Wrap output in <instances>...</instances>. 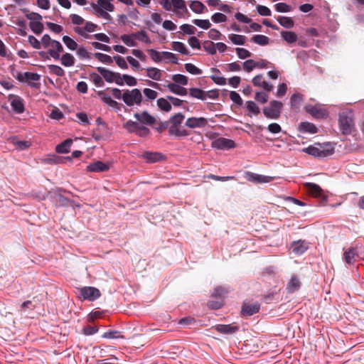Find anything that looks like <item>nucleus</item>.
<instances>
[{
  "mask_svg": "<svg viewBox=\"0 0 364 364\" xmlns=\"http://www.w3.org/2000/svg\"><path fill=\"white\" fill-rule=\"evenodd\" d=\"M304 151L318 159H323L334 153V148L328 143H316L309 146L304 149Z\"/></svg>",
  "mask_w": 364,
  "mask_h": 364,
  "instance_id": "f257e3e1",
  "label": "nucleus"
},
{
  "mask_svg": "<svg viewBox=\"0 0 364 364\" xmlns=\"http://www.w3.org/2000/svg\"><path fill=\"white\" fill-rule=\"evenodd\" d=\"M338 122L342 134L346 135L351 134L354 128L352 111L348 110L341 112Z\"/></svg>",
  "mask_w": 364,
  "mask_h": 364,
  "instance_id": "f03ea898",
  "label": "nucleus"
},
{
  "mask_svg": "<svg viewBox=\"0 0 364 364\" xmlns=\"http://www.w3.org/2000/svg\"><path fill=\"white\" fill-rule=\"evenodd\" d=\"M282 107L283 104L280 101L272 100L269 106L263 108V114L268 119H277L281 115Z\"/></svg>",
  "mask_w": 364,
  "mask_h": 364,
  "instance_id": "7ed1b4c3",
  "label": "nucleus"
},
{
  "mask_svg": "<svg viewBox=\"0 0 364 364\" xmlns=\"http://www.w3.org/2000/svg\"><path fill=\"white\" fill-rule=\"evenodd\" d=\"M123 101L129 107L134 106V105H141L142 102L141 91L137 88H134L131 91L129 90H124L123 93Z\"/></svg>",
  "mask_w": 364,
  "mask_h": 364,
  "instance_id": "20e7f679",
  "label": "nucleus"
},
{
  "mask_svg": "<svg viewBox=\"0 0 364 364\" xmlns=\"http://www.w3.org/2000/svg\"><path fill=\"white\" fill-rule=\"evenodd\" d=\"M80 298L89 301H96L101 296L100 291L94 287H82L78 289Z\"/></svg>",
  "mask_w": 364,
  "mask_h": 364,
  "instance_id": "39448f33",
  "label": "nucleus"
},
{
  "mask_svg": "<svg viewBox=\"0 0 364 364\" xmlns=\"http://www.w3.org/2000/svg\"><path fill=\"white\" fill-rule=\"evenodd\" d=\"M15 77L21 82H27L31 87L37 88L39 85L36 82H31V81L37 82L40 80L41 75L36 73L25 72L18 73Z\"/></svg>",
  "mask_w": 364,
  "mask_h": 364,
  "instance_id": "423d86ee",
  "label": "nucleus"
},
{
  "mask_svg": "<svg viewBox=\"0 0 364 364\" xmlns=\"http://www.w3.org/2000/svg\"><path fill=\"white\" fill-rule=\"evenodd\" d=\"M212 147L219 150H228L235 147V143L233 140L219 137L212 141Z\"/></svg>",
  "mask_w": 364,
  "mask_h": 364,
  "instance_id": "0eeeda50",
  "label": "nucleus"
},
{
  "mask_svg": "<svg viewBox=\"0 0 364 364\" xmlns=\"http://www.w3.org/2000/svg\"><path fill=\"white\" fill-rule=\"evenodd\" d=\"M245 178L250 182L254 183H267L273 181V177L269 176H264L257 173H255L250 171H246L245 173Z\"/></svg>",
  "mask_w": 364,
  "mask_h": 364,
  "instance_id": "6e6552de",
  "label": "nucleus"
},
{
  "mask_svg": "<svg viewBox=\"0 0 364 364\" xmlns=\"http://www.w3.org/2000/svg\"><path fill=\"white\" fill-rule=\"evenodd\" d=\"M91 6L95 14H98L100 11L112 12L114 10V6L108 0H97L96 3H91Z\"/></svg>",
  "mask_w": 364,
  "mask_h": 364,
  "instance_id": "1a4fd4ad",
  "label": "nucleus"
},
{
  "mask_svg": "<svg viewBox=\"0 0 364 364\" xmlns=\"http://www.w3.org/2000/svg\"><path fill=\"white\" fill-rule=\"evenodd\" d=\"M305 110L316 119H324L328 116L326 109L320 107L318 105H307L305 106Z\"/></svg>",
  "mask_w": 364,
  "mask_h": 364,
  "instance_id": "9d476101",
  "label": "nucleus"
},
{
  "mask_svg": "<svg viewBox=\"0 0 364 364\" xmlns=\"http://www.w3.org/2000/svg\"><path fill=\"white\" fill-rule=\"evenodd\" d=\"M208 124V119L205 117H189L186 119L185 126L191 129L204 128Z\"/></svg>",
  "mask_w": 364,
  "mask_h": 364,
  "instance_id": "9b49d317",
  "label": "nucleus"
},
{
  "mask_svg": "<svg viewBox=\"0 0 364 364\" xmlns=\"http://www.w3.org/2000/svg\"><path fill=\"white\" fill-rule=\"evenodd\" d=\"M9 100H11V107L13 111L16 114H22L25 110V105L23 100L18 96L10 95Z\"/></svg>",
  "mask_w": 364,
  "mask_h": 364,
  "instance_id": "f8f14e48",
  "label": "nucleus"
},
{
  "mask_svg": "<svg viewBox=\"0 0 364 364\" xmlns=\"http://www.w3.org/2000/svg\"><path fill=\"white\" fill-rule=\"evenodd\" d=\"M134 117L141 124L146 125H153L156 122V119L148 112L143 111L141 113L136 112L134 114Z\"/></svg>",
  "mask_w": 364,
  "mask_h": 364,
  "instance_id": "ddd939ff",
  "label": "nucleus"
},
{
  "mask_svg": "<svg viewBox=\"0 0 364 364\" xmlns=\"http://www.w3.org/2000/svg\"><path fill=\"white\" fill-rule=\"evenodd\" d=\"M86 169L88 172H105L109 169V165L102 161H96L87 166Z\"/></svg>",
  "mask_w": 364,
  "mask_h": 364,
  "instance_id": "4468645a",
  "label": "nucleus"
},
{
  "mask_svg": "<svg viewBox=\"0 0 364 364\" xmlns=\"http://www.w3.org/2000/svg\"><path fill=\"white\" fill-rule=\"evenodd\" d=\"M51 48L48 50V53L55 60H60V54L63 52L64 48L62 44L54 40L52 42Z\"/></svg>",
  "mask_w": 364,
  "mask_h": 364,
  "instance_id": "2eb2a0df",
  "label": "nucleus"
},
{
  "mask_svg": "<svg viewBox=\"0 0 364 364\" xmlns=\"http://www.w3.org/2000/svg\"><path fill=\"white\" fill-rule=\"evenodd\" d=\"M260 305L257 302L248 304L244 303L242 306L241 313L243 316H250L259 312Z\"/></svg>",
  "mask_w": 364,
  "mask_h": 364,
  "instance_id": "dca6fc26",
  "label": "nucleus"
},
{
  "mask_svg": "<svg viewBox=\"0 0 364 364\" xmlns=\"http://www.w3.org/2000/svg\"><path fill=\"white\" fill-rule=\"evenodd\" d=\"M141 158L147 163L153 164L164 159V156L159 152L146 151L141 154Z\"/></svg>",
  "mask_w": 364,
  "mask_h": 364,
  "instance_id": "f3484780",
  "label": "nucleus"
},
{
  "mask_svg": "<svg viewBox=\"0 0 364 364\" xmlns=\"http://www.w3.org/2000/svg\"><path fill=\"white\" fill-rule=\"evenodd\" d=\"M291 250L295 255H301L309 249V243L305 240L294 241L291 243Z\"/></svg>",
  "mask_w": 364,
  "mask_h": 364,
  "instance_id": "a211bd4d",
  "label": "nucleus"
},
{
  "mask_svg": "<svg viewBox=\"0 0 364 364\" xmlns=\"http://www.w3.org/2000/svg\"><path fill=\"white\" fill-rule=\"evenodd\" d=\"M215 330L223 334H232L239 330V327L234 323L218 324L215 326Z\"/></svg>",
  "mask_w": 364,
  "mask_h": 364,
  "instance_id": "6ab92c4d",
  "label": "nucleus"
},
{
  "mask_svg": "<svg viewBox=\"0 0 364 364\" xmlns=\"http://www.w3.org/2000/svg\"><path fill=\"white\" fill-rule=\"evenodd\" d=\"M73 144L71 139H67L55 146V151L58 154H68L70 151Z\"/></svg>",
  "mask_w": 364,
  "mask_h": 364,
  "instance_id": "aec40b11",
  "label": "nucleus"
},
{
  "mask_svg": "<svg viewBox=\"0 0 364 364\" xmlns=\"http://www.w3.org/2000/svg\"><path fill=\"white\" fill-rule=\"evenodd\" d=\"M168 90L173 94L179 96H186L188 94L187 89L181 85L175 84L173 82H169L167 85Z\"/></svg>",
  "mask_w": 364,
  "mask_h": 364,
  "instance_id": "412c9836",
  "label": "nucleus"
},
{
  "mask_svg": "<svg viewBox=\"0 0 364 364\" xmlns=\"http://www.w3.org/2000/svg\"><path fill=\"white\" fill-rule=\"evenodd\" d=\"M97 95L101 99V100L108 106L113 108H116L118 107V102L112 100V98L109 95H107L105 91H99Z\"/></svg>",
  "mask_w": 364,
  "mask_h": 364,
  "instance_id": "4be33fe9",
  "label": "nucleus"
},
{
  "mask_svg": "<svg viewBox=\"0 0 364 364\" xmlns=\"http://www.w3.org/2000/svg\"><path fill=\"white\" fill-rule=\"evenodd\" d=\"M97 70L100 73L107 82L112 83L113 77L116 75L115 72L103 67H97Z\"/></svg>",
  "mask_w": 364,
  "mask_h": 364,
  "instance_id": "5701e85b",
  "label": "nucleus"
},
{
  "mask_svg": "<svg viewBox=\"0 0 364 364\" xmlns=\"http://www.w3.org/2000/svg\"><path fill=\"white\" fill-rule=\"evenodd\" d=\"M146 76L153 80H161L162 71L159 68L149 67L146 68Z\"/></svg>",
  "mask_w": 364,
  "mask_h": 364,
  "instance_id": "b1692460",
  "label": "nucleus"
},
{
  "mask_svg": "<svg viewBox=\"0 0 364 364\" xmlns=\"http://www.w3.org/2000/svg\"><path fill=\"white\" fill-rule=\"evenodd\" d=\"M300 284L301 282L297 276L294 275L291 277L290 281L288 282L287 289L289 293H293L299 289Z\"/></svg>",
  "mask_w": 364,
  "mask_h": 364,
  "instance_id": "393cba45",
  "label": "nucleus"
},
{
  "mask_svg": "<svg viewBox=\"0 0 364 364\" xmlns=\"http://www.w3.org/2000/svg\"><path fill=\"white\" fill-rule=\"evenodd\" d=\"M246 109L248 111L247 115L252 117L253 115H257L260 113V109L257 105L252 100L246 102Z\"/></svg>",
  "mask_w": 364,
  "mask_h": 364,
  "instance_id": "a878e982",
  "label": "nucleus"
},
{
  "mask_svg": "<svg viewBox=\"0 0 364 364\" xmlns=\"http://www.w3.org/2000/svg\"><path fill=\"white\" fill-rule=\"evenodd\" d=\"M189 7L196 14H203L207 11L205 6L200 1H192Z\"/></svg>",
  "mask_w": 364,
  "mask_h": 364,
  "instance_id": "bb28decb",
  "label": "nucleus"
},
{
  "mask_svg": "<svg viewBox=\"0 0 364 364\" xmlns=\"http://www.w3.org/2000/svg\"><path fill=\"white\" fill-rule=\"evenodd\" d=\"M60 59L61 61V64L65 67H71L75 65V59L73 55L70 53H65L63 54Z\"/></svg>",
  "mask_w": 364,
  "mask_h": 364,
  "instance_id": "cd10ccee",
  "label": "nucleus"
},
{
  "mask_svg": "<svg viewBox=\"0 0 364 364\" xmlns=\"http://www.w3.org/2000/svg\"><path fill=\"white\" fill-rule=\"evenodd\" d=\"M168 134L169 135L175 136L177 137L187 136L189 135V133L186 129H179L178 128V126L173 125L169 127Z\"/></svg>",
  "mask_w": 364,
  "mask_h": 364,
  "instance_id": "c85d7f7f",
  "label": "nucleus"
},
{
  "mask_svg": "<svg viewBox=\"0 0 364 364\" xmlns=\"http://www.w3.org/2000/svg\"><path fill=\"white\" fill-rule=\"evenodd\" d=\"M65 159L71 160L70 157H66ZM65 159L55 154L48 156L44 159V162L48 164H59L64 163Z\"/></svg>",
  "mask_w": 364,
  "mask_h": 364,
  "instance_id": "c756f323",
  "label": "nucleus"
},
{
  "mask_svg": "<svg viewBox=\"0 0 364 364\" xmlns=\"http://www.w3.org/2000/svg\"><path fill=\"white\" fill-rule=\"evenodd\" d=\"M172 49L175 51L186 55H190V52L184 43L179 41H173L171 44Z\"/></svg>",
  "mask_w": 364,
  "mask_h": 364,
  "instance_id": "7c9ffc66",
  "label": "nucleus"
},
{
  "mask_svg": "<svg viewBox=\"0 0 364 364\" xmlns=\"http://www.w3.org/2000/svg\"><path fill=\"white\" fill-rule=\"evenodd\" d=\"M15 24L18 26L17 33L21 36L27 35V23L24 19H17Z\"/></svg>",
  "mask_w": 364,
  "mask_h": 364,
  "instance_id": "2f4dec72",
  "label": "nucleus"
},
{
  "mask_svg": "<svg viewBox=\"0 0 364 364\" xmlns=\"http://www.w3.org/2000/svg\"><path fill=\"white\" fill-rule=\"evenodd\" d=\"M132 36H134V39L145 43L146 44H150L151 43L150 38L148 36L146 32L144 30H141L136 33H132Z\"/></svg>",
  "mask_w": 364,
  "mask_h": 364,
  "instance_id": "473e14b6",
  "label": "nucleus"
},
{
  "mask_svg": "<svg viewBox=\"0 0 364 364\" xmlns=\"http://www.w3.org/2000/svg\"><path fill=\"white\" fill-rule=\"evenodd\" d=\"M157 106L159 108L164 112H170L171 110V104L169 100L164 97L159 98L157 100Z\"/></svg>",
  "mask_w": 364,
  "mask_h": 364,
  "instance_id": "72a5a7b5",
  "label": "nucleus"
},
{
  "mask_svg": "<svg viewBox=\"0 0 364 364\" xmlns=\"http://www.w3.org/2000/svg\"><path fill=\"white\" fill-rule=\"evenodd\" d=\"M11 142L17 149L21 151L26 150L31 145L30 141L18 140L16 136L11 139Z\"/></svg>",
  "mask_w": 364,
  "mask_h": 364,
  "instance_id": "f704fd0d",
  "label": "nucleus"
},
{
  "mask_svg": "<svg viewBox=\"0 0 364 364\" xmlns=\"http://www.w3.org/2000/svg\"><path fill=\"white\" fill-rule=\"evenodd\" d=\"M277 20L282 26L286 28H291L294 26V22L291 17L279 16Z\"/></svg>",
  "mask_w": 364,
  "mask_h": 364,
  "instance_id": "c9c22d12",
  "label": "nucleus"
},
{
  "mask_svg": "<svg viewBox=\"0 0 364 364\" xmlns=\"http://www.w3.org/2000/svg\"><path fill=\"white\" fill-rule=\"evenodd\" d=\"M300 131L304 133L316 134L317 128L314 124L306 122L301 123Z\"/></svg>",
  "mask_w": 364,
  "mask_h": 364,
  "instance_id": "e433bc0d",
  "label": "nucleus"
},
{
  "mask_svg": "<svg viewBox=\"0 0 364 364\" xmlns=\"http://www.w3.org/2000/svg\"><path fill=\"white\" fill-rule=\"evenodd\" d=\"M281 36L288 43H295L297 40V36L293 31H282Z\"/></svg>",
  "mask_w": 364,
  "mask_h": 364,
  "instance_id": "4c0bfd02",
  "label": "nucleus"
},
{
  "mask_svg": "<svg viewBox=\"0 0 364 364\" xmlns=\"http://www.w3.org/2000/svg\"><path fill=\"white\" fill-rule=\"evenodd\" d=\"M356 255V250L353 247L350 248L343 253V259L349 264H353Z\"/></svg>",
  "mask_w": 364,
  "mask_h": 364,
  "instance_id": "58836bf2",
  "label": "nucleus"
},
{
  "mask_svg": "<svg viewBox=\"0 0 364 364\" xmlns=\"http://www.w3.org/2000/svg\"><path fill=\"white\" fill-rule=\"evenodd\" d=\"M189 95L191 97L198 99L200 100H205V91L200 88L192 87L189 89Z\"/></svg>",
  "mask_w": 364,
  "mask_h": 364,
  "instance_id": "ea45409f",
  "label": "nucleus"
},
{
  "mask_svg": "<svg viewBox=\"0 0 364 364\" xmlns=\"http://www.w3.org/2000/svg\"><path fill=\"white\" fill-rule=\"evenodd\" d=\"M140 125L141 124L137 122L128 120L126 123L124 124L123 127L127 129L128 132L136 134Z\"/></svg>",
  "mask_w": 364,
  "mask_h": 364,
  "instance_id": "a19ab883",
  "label": "nucleus"
},
{
  "mask_svg": "<svg viewBox=\"0 0 364 364\" xmlns=\"http://www.w3.org/2000/svg\"><path fill=\"white\" fill-rule=\"evenodd\" d=\"M31 30L36 35H40L43 31V24L40 21H31L29 23Z\"/></svg>",
  "mask_w": 364,
  "mask_h": 364,
  "instance_id": "79ce46f5",
  "label": "nucleus"
},
{
  "mask_svg": "<svg viewBox=\"0 0 364 364\" xmlns=\"http://www.w3.org/2000/svg\"><path fill=\"white\" fill-rule=\"evenodd\" d=\"M120 39L126 46L129 47H135L137 46L136 42L134 40V38L132 36V33L122 35Z\"/></svg>",
  "mask_w": 364,
  "mask_h": 364,
  "instance_id": "37998d69",
  "label": "nucleus"
},
{
  "mask_svg": "<svg viewBox=\"0 0 364 364\" xmlns=\"http://www.w3.org/2000/svg\"><path fill=\"white\" fill-rule=\"evenodd\" d=\"M228 38L232 43L239 46L245 45L246 41V36L238 34H230Z\"/></svg>",
  "mask_w": 364,
  "mask_h": 364,
  "instance_id": "c03bdc74",
  "label": "nucleus"
},
{
  "mask_svg": "<svg viewBox=\"0 0 364 364\" xmlns=\"http://www.w3.org/2000/svg\"><path fill=\"white\" fill-rule=\"evenodd\" d=\"M252 41L259 46H266L269 43V38L264 35L257 34L252 38Z\"/></svg>",
  "mask_w": 364,
  "mask_h": 364,
  "instance_id": "a18cd8bd",
  "label": "nucleus"
},
{
  "mask_svg": "<svg viewBox=\"0 0 364 364\" xmlns=\"http://www.w3.org/2000/svg\"><path fill=\"white\" fill-rule=\"evenodd\" d=\"M49 73L52 75H55L58 77H63L65 75V70L60 66L56 65H48Z\"/></svg>",
  "mask_w": 364,
  "mask_h": 364,
  "instance_id": "49530a36",
  "label": "nucleus"
},
{
  "mask_svg": "<svg viewBox=\"0 0 364 364\" xmlns=\"http://www.w3.org/2000/svg\"><path fill=\"white\" fill-rule=\"evenodd\" d=\"M65 46L70 50H75L77 48V43L68 36H64L62 38Z\"/></svg>",
  "mask_w": 364,
  "mask_h": 364,
  "instance_id": "de8ad7c7",
  "label": "nucleus"
},
{
  "mask_svg": "<svg viewBox=\"0 0 364 364\" xmlns=\"http://www.w3.org/2000/svg\"><path fill=\"white\" fill-rule=\"evenodd\" d=\"M172 80L174 81L175 84L183 86L187 85L188 82V77L181 74L173 75Z\"/></svg>",
  "mask_w": 364,
  "mask_h": 364,
  "instance_id": "09e8293b",
  "label": "nucleus"
},
{
  "mask_svg": "<svg viewBox=\"0 0 364 364\" xmlns=\"http://www.w3.org/2000/svg\"><path fill=\"white\" fill-rule=\"evenodd\" d=\"M94 56L99 61H100L105 64L110 65L113 62L112 58L107 54H104L102 53H95L94 54Z\"/></svg>",
  "mask_w": 364,
  "mask_h": 364,
  "instance_id": "8fccbe9b",
  "label": "nucleus"
},
{
  "mask_svg": "<svg viewBox=\"0 0 364 364\" xmlns=\"http://www.w3.org/2000/svg\"><path fill=\"white\" fill-rule=\"evenodd\" d=\"M151 59L155 63H159L163 60L162 52H159L153 48L147 49Z\"/></svg>",
  "mask_w": 364,
  "mask_h": 364,
  "instance_id": "3c124183",
  "label": "nucleus"
},
{
  "mask_svg": "<svg viewBox=\"0 0 364 364\" xmlns=\"http://www.w3.org/2000/svg\"><path fill=\"white\" fill-rule=\"evenodd\" d=\"M184 118H185V116L182 113L178 112V113L175 114L174 115L171 116L168 121H169V123L171 124V125L178 126L183 122Z\"/></svg>",
  "mask_w": 364,
  "mask_h": 364,
  "instance_id": "603ef678",
  "label": "nucleus"
},
{
  "mask_svg": "<svg viewBox=\"0 0 364 364\" xmlns=\"http://www.w3.org/2000/svg\"><path fill=\"white\" fill-rule=\"evenodd\" d=\"M172 7L186 13L188 12L184 0H171V8Z\"/></svg>",
  "mask_w": 364,
  "mask_h": 364,
  "instance_id": "864d4df0",
  "label": "nucleus"
},
{
  "mask_svg": "<svg viewBox=\"0 0 364 364\" xmlns=\"http://www.w3.org/2000/svg\"><path fill=\"white\" fill-rule=\"evenodd\" d=\"M203 49L209 54L214 55L216 53L215 43L210 41H204L203 43Z\"/></svg>",
  "mask_w": 364,
  "mask_h": 364,
  "instance_id": "5fc2aeb1",
  "label": "nucleus"
},
{
  "mask_svg": "<svg viewBox=\"0 0 364 364\" xmlns=\"http://www.w3.org/2000/svg\"><path fill=\"white\" fill-rule=\"evenodd\" d=\"M90 77L92 82L95 84V85L97 87H101L104 86V82L102 80V76L101 77L96 73H91L90 74Z\"/></svg>",
  "mask_w": 364,
  "mask_h": 364,
  "instance_id": "6e6d98bb",
  "label": "nucleus"
},
{
  "mask_svg": "<svg viewBox=\"0 0 364 364\" xmlns=\"http://www.w3.org/2000/svg\"><path fill=\"white\" fill-rule=\"evenodd\" d=\"M193 23L203 29H209L211 26V23L208 19H194L192 21Z\"/></svg>",
  "mask_w": 364,
  "mask_h": 364,
  "instance_id": "4d7b16f0",
  "label": "nucleus"
},
{
  "mask_svg": "<svg viewBox=\"0 0 364 364\" xmlns=\"http://www.w3.org/2000/svg\"><path fill=\"white\" fill-rule=\"evenodd\" d=\"M184 66L186 70L192 75H199L202 74V70L192 63H186Z\"/></svg>",
  "mask_w": 364,
  "mask_h": 364,
  "instance_id": "13d9d810",
  "label": "nucleus"
},
{
  "mask_svg": "<svg viewBox=\"0 0 364 364\" xmlns=\"http://www.w3.org/2000/svg\"><path fill=\"white\" fill-rule=\"evenodd\" d=\"M309 191L315 197H319L322 194V189L321 187L315 183H309Z\"/></svg>",
  "mask_w": 364,
  "mask_h": 364,
  "instance_id": "bf43d9fd",
  "label": "nucleus"
},
{
  "mask_svg": "<svg viewBox=\"0 0 364 364\" xmlns=\"http://www.w3.org/2000/svg\"><path fill=\"white\" fill-rule=\"evenodd\" d=\"M303 101V96L299 93H294L290 98V103L292 107L299 106Z\"/></svg>",
  "mask_w": 364,
  "mask_h": 364,
  "instance_id": "052dcab7",
  "label": "nucleus"
},
{
  "mask_svg": "<svg viewBox=\"0 0 364 364\" xmlns=\"http://www.w3.org/2000/svg\"><path fill=\"white\" fill-rule=\"evenodd\" d=\"M257 65V62L252 59L247 60L242 63L243 69L247 73L252 71Z\"/></svg>",
  "mask_w": 364,
  "mask_h": 364,
  "instance_id": "680f3d73",
  "label": "nucleus"
},
{
  "mask_svg": "<svg viewBox=\"0 0 364 364\" xmlns=\"http://www.w3.org/2000/svg\"><path fill=\"white\" fill-rule=\"evenodd\" d=\"M163 59L168 60L173 64H178V57L176 54L168 52L162 51Z\"/></svg>",
  "mask_w": 364,
  "mask_h": 364,
  "instance_id": "e2e57ef3",
  "label": "nucleus"
},
{
  "mask_svg": "<svg viewBox=\"0 0 364 364\" xmlns=\"http://www.w3.org/2000/svg\"><path fill=\"white\" fill-rule=\"evenodd\" d=\"M230 99L238 106L243 105V100L240 95L235 91H230L229 93Z\"/></svg>",
  "mask_w": 364,
  "mask_h": 364,
  "instance_id": "0e129e2a",
  "label": "nucleus"
},
{
  "mask_svg": "<svg viewBox=\"0 0 364 364\" xmlns=\"http://www.w3.org/2000/svg\"><path fill=\"white\" fill-rule=\"evenodd\" d=\"M143 93L147 100H154L158 96V92L154 90L150 89V88H144L143 90Z\"/></svg>",
  "mask_w": 364,
  "mask_h": 364,
  "instance_id": "69168bd1",
  "label": "nucleus"
},
{
  "mask_svg": "<svg viewBox=\"0 0 364 364\" xmlns=\"http://www.w3.org/2000/svg\"><path fill=\"white\" fill-rule=\"evenodd\" d=\"M211 20L215 23H223L227 21V16L222 13L217 12L212 15Z\"/></svg>",
  "mask_w": 364,
  "mask_h": 364,
  "instance_id": "338daca9",
  "label": "nucleus"
},
{
  "mask_svg": "<svg viewBox=\"0 0 364 364\" xmlns=\"http://www.w3.org/2000/svg\"><path fill=\"white\" fill-rule=\"evenodd\" d=\"M236 53L239 58L245 59L251 56L252 53L247 49L243 48H237Z\"/></svg>",
  "mask_w": 364,
  "mask_h": 364,
  "instance_id": "774afa93",
  "label": "nucleus"
}]
</instances>
